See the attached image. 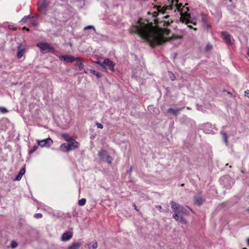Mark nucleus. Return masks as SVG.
Returning a JSON list of instances; mask_svg holds the SVG:
<instances>
[{
  "label": "nucleus",
  "mask_w": 249,
  "mask_h": 249,
  "mask_svg": "<svg viewBox=\"0 0 249 249\" xmlns=\"http://www.w3.org/2000/svg\"><path fill=\"white\" fill-rule=\"evenodd\" d=\"M130 32L138 34L152 46L161 44L170 38V31L168 29L155 27L148 20L143 22L141 19L135 25L132 27Z\"/></svg>",
  "instance_id": "obj_1"
},
{
  "label": "nucleus",
  "mask_w": 249,
  "mask_h": 249,
  "mask_svg": "<svg viewBox=\"0 0 249 249\" xmlns=\"http://www.w3.org/2000/svg\"><path fill=\"white\" fill-rule=\"evenodd\" d=\"M178 0H176L175 1L172 0L171 1V3L168 6H166L165 10L169 9L173 10L174 8L175 10H178L180 12L181 15V20L182 22H184L186 24L188 25V27L191 29H193V27L189 24L191 23L194 25H196L195 22L191 20V16L188 13L189 10L188 7H185L182 6V3H178ZM194 30H196V28H193Z\"/></svg>",
  "instance_id": "obj_2"
},
{
  "label": "nucleus",
  "mask_w": 249,
  "mask_h": 249,
  "mask_svg": "<svg viewBox=\"0 0 249 249\" xmlns=\"http://www.w3.org/2000/svg\"><path fill=\"white\" fill-rule=\"evenodd\" d=\"M61 136L66 142H68V146L70 149V151L75 150L79 147V143L76 141L73 138L70 137L67 134L62 133L61 134Z\"/></svg>",
  "instance_id": "obj_3"
},
{
  "label": "nucleus",
  "mask_w": 249,
  "mask_h": 249,
  "mask_svg": "<svg viewBox=\"0 0 249 249\" xmlns=\"http://www.w3.org/2000/svg\"><path fill=\"white\" fill-rule=\"evenodd\" d=\"M102 67L107 71L113 72L114 71V63L109 59H105L104 61L98 63Z\"/></svg>",
  "instance_id": "obj_4"
},
{
  "label": "nucleus",
  "mask_w": 249,
  "mask_h": 249,
  "mask_svg": "<svg viewBox=\"0 0 249 249\" xmlns=\"http://www.w3.org/2000/svg\"><path fill=\"white\" fill-rule=\"evenodd\" d=\"M171 208L175 212V213H178V215H180L181 213H184L185 209L183 206L180 204L176 203L174 201H171Z\"/></svg>",
  "instance_id": "obj_5"
},
{
  "label": "nucleus",
  "mask_w": 249,
  "mask_h": 249,
  "mask_svg": "<svg viewBox=\"0 0 249 249\" xmlns=\"http://www.w3.org/2000/svg\"><path fill=\"white\" fill-rule=\"evenodd\" d=\"M36 46L39 47L40 50L43 53L53 52L54 49L53 47L47 43L40 42L37 44Z\"/></svg>",
  "instance_id": "obj_6"
},
{
  "label": "nucleus",
  "mask_w": 249,
  "mask_h": 249,
  "mask_svg": "<svg viewBox=\"0 0 249 249\" xmlns=\"http://www.w3.org/2000/svg\"><path fill=\"white\" fill-rule=\"evenodd\" d=\"M59 58L61 60L64 61L67 63H72L78 59V57H74L71 55H62L59 56Z\"/></svg>",
  "instance_id": "obj_7"
},
{
  "label": "nucleus",
  "mask_w": 249,
  "mask_h": 249,
  "mask_svg": "<svg viewBox=\"0 0 249 249\" xmlns=\"http://www.w3.org/2000/svg\"><path fill=\"white\" fill-rule=\"evenodd\" d=\"M37 142L38 145L41 147H45L51 146L53 144V141L51 138H49L42 140H37Z\"/></svg>",
  "instance_id": "obj_8"
},
{
  "label": "nucleus",
  "mask_w": 249,
  "mask_h": 249,
  "mask_svg": "<svg viewBox=\"0 0 249 249\" xmlns=\"http://www.w3.org/2000/svg\"><path fill=\"white\" fill-rule=\"evenodd\" d=\"M37 5L40 11H44L46 10L48 6L47 1L46 0H40L38 1Z\"/></svg>",
  "instance_id": "obj_9"
},
{
  "label": "nucleus",
  "mask_w": 249,
  "mask_h": 249,
  "mask_svg": "<svg viewBox=\"0 0 249 249\" xmlns=\"http://www.w3.org/2000/svg\"><path fill=\"white\" fill-rule=\"evenodd\" d=\"M166 5L164 6L162 8H161L160 6H155L154 8H156L158 12H154L153 13V17H156L158 16V13H161L162 14H164L166 10H165V6Z\"/></svg>",
  "instance_id": "obj_10"
},
{
  "label": "nucleus",
  "mask_w": 249,
  "mask_h": 249,
  "mask_svg": "<svg viewBox=\"0 0 249 249\" xmlns=\"http://www.w3.org/2000/svg\"><path fill=\"white\" fill-rule=\"evenodd\" d=\"M72 237V233L70 232H64L61 237V240L62 241H67L70 240Z\"/></svg>",
  "instance_id": "obj_11"
},
{
  "label": "nucleus",
  "mask_w": 249,
  "mask_h": 249,
  "mask_svg": "<svg viewBox=\"0 0 249 249\" xmlns=\"http://www.w3.org/2000/svg\"><path fill=\"white\" fill-rule=\"evenodd\" d=\"M25 53V49L21 45L18 47L17 57L20 58L22 57Z\"/></svg>",
  "instance_id": "obj_12"
},
{
  "label": "nucleus",
  "mask_w": 249,
  "mask_h": 249,
  "mask_svg": "<svg viewBox=\"0 0 249 249\" xmlns=\"http://www.w3.org/2000/svg\"><path fill=\"white\" fill-rule=\"evenodd\" d=\"M173 217L177 221H179L181 223L186 224L187 221L182 217L180 216L178 213H174L173 215Z\"/></svg>",
  "instance_id": "obj_13"
},
{
  "label": "nucleus",
  "mask_w": 249,
  "mask_h": 249,
  "mask_svg": "<svg viewBox=\"0 0 249 249\" xmlns=\"http://www.w3.org/2000/svg\"><path fill=\"white\" fill-rule=\"evenodd\" d=\"M68 146V143H63L60 145L59 149L63 152H69L70 151V149Z\"/></svg>",
  "instance_id": "obj_14"
},
{
  "label": "nucleus",
  "mask_w": 249,
  "mask_h": 249,
  "mask_svg": "<svg viewBox=\"0 0 249 249\" xmlns=\"http://www.w3.org/2000/svg\"><path fill=\"white\" fill-rule=\"evenodd\" d=\"M194 201H195V204L198 205V206H200L202 204L204 200L201 196H195L194 197Z\"/></svg>",
  "instance_id": "obj_15"
},
{
  "label": "nucleus",
  "mask_w": 249,
  "mask_h": 249,
  "mask_svg": "<svg viewBox=\"0 0 249 249\" xmlns=\"http://www.w3.org/2000/svg\"><path fill=\"white\" fill-rule=\"evenodd\" d=\"M182 109H183V108H178V109H174L172 108H169L168 109L167 112L168 113H170L173 114L175 116H177L179 113V111L182 110Z\"/></svg>",
  "instance_id": "obj_16"
},
{
  "label": "nucleus",
  "mask_w": 249,
  "mask_h": 249,
  "mask_svg": "<svg viewBox=\"0 0 249 249\" xmlns=\"http://www.w3.org/2000/svg\"><path fill=\"white\" fill-rule=\"evenodd\" d=\"M75 61H76V63L75 64L76 67L78 68L79 71H81L84 68V64L82 61L79 57H78V60H76Z\"/></svg>",
  "instance_id": "obj_17"
},
{
  "label": "nucleus",
  "mask_w": 249,
  "mask_h": 249,
  "mask_svg": "<svg viewBox=\"0 0 249 249\" xmlns=\"http://www.w3.org/2000/svg\"><path fill=\"white\" fill-rule=\"evenodd\" d=\"M81 245L80 242L74 243L68 247L67 249H79Z\"/></svg>",
  "instance_id": "obj_18"
},
{
  "label": "nucleus",
  "mask_w": 249,
  "mask_h": 249,
  "mask_svg": "<svg viewBox=\"0 0 249 249\" xmlns=\"http://www.w3.org/2000/svg\"><path fill=\"white\" fill-rule=\"evenodd\" d=\"M25 168H22L19 172L18 173L17 176H16L15 178V180H20L22 177V176L25 174Z\"/></svg>",
  "instance_id": "obj_19"
},
{
  "label": "nucleus",
  "mask_w": 249,
  "mask_h": 249,
  "mask_svg": "<svg viewBox=\"0 0 249 249\" xmlns=\"http://www.w3.org/2000/svg\"><path fill=\"white\" fill-rule=\"evenodd\" d=\"M222 36L224 39L228 43H231V37L230 35L227 32H222Z\"/></svg>",
  "instance_id": "obj_20"
},
{
  "label": "nucleus",
  "mask_w": 249,
  "mask_h": 249,
  "mask_svg": "<svg viewBox=\"0 0 249 249\" xmlns=\"http://www.w3.org/2000/svg\"><path fill=\"white\" fill-rule=\"evenodd\" d=\"M107 152L105 150L102 149L98 153V156L101 160H103L105 156L107 155Z\"/></svg>",
  "instance_id": "obj_21"
},
{
  "label": "nucleus",
  "mask_w": 249,
  "mask_h": 249,
  "mask_svg": "<svg viewBox=\"0 0 249 249\" xmlns=\"http://www.w3.org/2000/svg\"><path fill=\"white\" fill-rule=\"evenodd\" d=\"M89 249H96L98 245L97 242H92L88 245Z\"/></svg>",
  "instance_id": "obj_22"
},
{
  "label": "nucleus",
  "mask_w": 249,
  "mask_h": 249,
  "mask_svg": "<svg viewBox=\"0 0 249 249\" xmlns=\"http://www.w3.org/2000/svg\"><path fill=\"white\" fill-rule=\"evenodd\" d=\"M28 19H33V17H31L30 16H24L23 18H22L20 22L22 23H25Z\"/></svg>",
  "instance_id": "obj_23"
},
{
  "label": "nucleus",
  "mask_w": 249,
  "mask_h": 249,
  "mask_svg": "<svg viewBox=\"0 0 249 249\" xmlns=\"http://www.w3.org/2000/svg\"><path fill=\"white\" fill-rule=\"evenodd\" d=\"M90 71L92 74L96 75L97 78H100L101 76V73L98 71H96L95 70H90Z\"/></svg>",
  "instance_id": "obj_24"
},
{
  "label": "nucleus",
  "mask_w": 249,
  "mask_h": 249,
  "mask_svg": "<svg viewBox=\"0 0 249 249\" xmlns=\"http://www.w3.org/2000/svg\"><path fill=\"white\" fill-rule=\"evenodd\" d=\"M220 133H221V134L222 136V137H223V139L224 142L227 144H228V142L227 135L225 132H221Z\"/></svg>",
  "instance_id": "obj_25"
},
{
  "label": "nucleus",
  "mask_w": 249,
  "mask_h": 249,
  "mask_svg": "<svg viewBox=\"0 0 249 249\" xmlns=\"http://www.w3.org/2000/svg\"><path fill=\"white\" fill-rule=\"evenodd\" d=\"M86 202V198H83L78 201V205L79 206H84L85 205Z\"/></svg>",
  "instance_id": "obj_26"
},
{
  "label": "nucleus",
  "mask_w": 249,
  "mask_h": 249,
  "mask_svg": "<svg viewBox=\"0 0 249 249\" xmlns=\"http://www.w3.org/2000/svg\"><path fill=\"white\" fill-rule=\"evenodd\" d=\"M168 76L172 81L175 80L176 79L175 75L171 71H168Z\"/></svg>",
  "instance_id": "obj_27"
},
{
  "label": "nucleus",
  "mask_w": 249,
  "mask_h": 249,
  "mask_svg": "<svg viewBox=\"0 0 249 249\" xmlns=\"http://www.w3.org/2000/svg\"><path fill=\"white\" fill-rule=\"evenodd\" d=\"M37 148H38L37 145H34L32 149L29 151V154H31L33 153L35 151H36V150Z\"/></svg>",
  "instance_id": "obj_28"
},
{
  "label": "nucleus",
  "mask_w": 249,
  "mask_h": 249,
  "mask_svg": "<svg viewBox=\"0 0 249 249\" xmlns=\"http://www.w3.org/2000/svg\"><path fill=\"white\" fill-rule=\"evenodd\" d=\"M112 158L110 156H107L106 158V161L109 164H111L112 161Z\"/></svg>",
  "instance_id": "obj_29"
},
{
  "label": "nucleus",
  "mask_w": 249,
  "mask_h": 249,
  "mask_svg": "<svg viewBox=\"0 0 249 249\" xmlns=\"http://www.w3.org/2000/svg\"><path fill=\"white\" fill-rule=\"evenodd\" d=\"M18 246V244L16 242L13 241L11 243V247L12 249H15Z\"/></svg>",
  "instance_id": "obj_30"
},
{
  "label": "nucleus",
  "mask_w": 249,
  "mask_h": 249,
  "mask_svg": "<svg viewBox=\"0 0 249 249\" xmlns=\"http://www.w3.org/2000/svg\"><path fill=\"white\" fill-rule=\"evenodd\" d=\"M43 216L41 213H36L34 214V217L36 218H41Z\"/></svg>",
  "instance_id": "obj_31"
},
{
  "label": "nucleus",
  "mask_w": 249,
  "mask_h": 249,
  "mask_svg": "<svg viewBox=\"0 0 249 249\" xmlns=\"http://www.w3.org/2000/svg\"><path fill=\"white\" fill-rule=\"evenodd\" d=\"M30 22H31V23L32 24V25L34 26H36L37 25V23L36 22V21H35V18H33V19L31 20V19H29Z\"/></svg>",
  "instance_id": "obj_32"
},
{
  "label": "nucleus",
  "mask_w": 249,
  "mask_h": 249,
  "mask_svg": "<svg viewBox=\"0 0 249 249\" xmlns=\"http://www.w3.org/2000/svg\"><path fill=\"white\" fill-rule=\"evenodd\" d=\"M92 29L94 31H95V29L94 27L92 25H89L84 28V30H87L88 29Z\"/></svg>",
  "instance_id": "obj_33"
},
{
  "label": "nucleus",
  "mask_w": 249,
  "mask_h": 249,
  "mask_svg": "<svg viewBox=\"0 0 249 249\" xmlns=\"http://www.w3.org/2000/svg\"><path fill=\"white\" fill-rule=\"evenodd\" d=\"M0 111L2 113H7L8 112V110L6 108H5L4 107H0Z\"/></svg>",
  "instance_id": "obj_34"
},
{
  "label": "nucleus",
  "mask_w": 249,
  "mask_h": 249,
  "mask_svg": "<svg viewBox=\"0 0 249 249\" xmlns=\"http://www.w3.org/2000/svg\"><path fill=\"white\" fill-rule=\"evenodd\" d=\"M96 125L98 128H101V129L103 128V125L99 123H97L96 124Z\"/></svg>",
  "instance_id": "obj_35"
},
{
  "label": "nucleus",
  "mask_w": 249,
  "mask_h": 249,
  "mask_svg": "<svg viewBox=\"0 0 249 249\" xmlns=\"http://www.w3.org/2000/svg\"><path fill=\"white\" fill-rule=\"evenodd\" d=\"M156 207L158 209V210L160 211V212H162V207H161V206L160 205H158V206H156Z\"/></svg>",
  "instance_id": "obj_36"
},
{
  "label": "nucleus",
  "mask_w": 249,
  "mask_h": 249,
  "mask_svg": "<svg viewBox=\"0 0 249 249\" xmlns=\"http://www.w3.org/2000/svg\"><path fill=\"white\" fill-rule=\"evenodd\" d=\"M212 48V46L211 45H207L206 46V50H209Z\"/></svg>",
  "instance_id": "obj_37"
},
{
  "label": "nucleus",
  "mask_w": 249,
  "mask_h": 249,
  "mask_svg": "<svg viewBox=\"0 0 249 249\" xmlns=\"http://www.w3.org/2000/svg\"><path fill=\"white\" fill-rule=\"evenodd\" d=\"M132 205H133V207L134 208V209H135L137 211H138V209H137V206H136V204H135V203H133V204H132Z\"/></svg>",
  "instance_id": "obj_38"
},
{
  "label": "nucleus",
  "mask_w": 249,
  "mask_h": 249,
  "mask_svg": "<svg viewBox=\"0 0 249 249\" xmlns=\"http://www.w3.org/2000/svg\"><path fill=\"white\" fill-rule=\"evenodd\" d=\"M164 22L166 24V26H168L170 24V22H169V20H168L167 21H164Z\"/></svg>",
  "instance_id": "obj_39"
},
{
  "label": "nucleus",
  "mask_w": 249,
  "mask_h": 249,
  "mask_svg": "<svg viewBox=\"0 0 249 249\" xmlns=\"http://www.w3.org/2000/svg\"><path fill=\"white\" fill-rule=\"evenodd\" d=\"M9 28L10 29H14V27L13 25H9Z\"/></svg>",
  "instance_id": "obj_40"
},
{
  "label": "nucleus",
  "mask_w": 249,
  "mask_h": 249,
  "mask_svg": "<svg viewBox=\"0 0 249 249\" xmlns=\"http://www.w3.org/2000/svg\"><path fill=\"white\" fill-rule=\"evenodd\" d=\"M244 93H249V90H246L245 91Z\"/></svg>",
  "instance_id": "obj_41"
},
{
  "label": "nucleus",
  "mask_w": 249,
  "mask_h": 249,
  "mask_svg": "<svg viewBox=\"0 0 249 249\" xmlns=\"http://www.w3.org/2000/svg\"><path fill=\"white\" fill-rule=\"evenodd\" d=\"M23 29L26 30L27 31H29V29L28 28H26L25 27H23Z\"/></svg>",
  "instance_id": "obj_42"
},
{
  "label": "nucleus",
  "mask_w": 249,
  "mask_h": 249,
  "mask_svg": "<svg viewBox=\"0 0 249 249\" xmlns=\"http://www.w3.org/2000/svg\"><path fill=\"white\" fill-rule=\"evenodd\" d=\"M169 16H166L164 17V18H166V19H167L168 18H169Z\"/></svg>",
  "instance_id": "obj_43"
},
{
  "label": "nucleus",
  "mask_w": 249,
  "mask_h": 249,
  "mask_svg": "<svg viewBox=\"0 0 249 249\" xmlns=\"http://www.w3.org/2000/svg\"><path fill=\"white\" fill-rule=\"evenodd\" d=\"M132 170V167L131 166V167H130L129 171L130 173L131 172Z\"/></svg>",
  "instance_id": "obj_44"
},
{
  "label": "nucleus",
  "mask_w": 249,
  "mask_h": 249,
  "mask_svg": "<svg viewBox=\"0 0 249 249\" xmlns=\"http://www.w3.org/2000/svg\"><path fill=\"white\" fill-rule=\"evenodd\" d=\"M248 245L249 246V238L248 239Z\"/></svg>",
  "instance_id": "obj_45"
},
{
  "label": "nucleus",
  "mask_w": 249,
  "mask_h": 249,
  "mask_svg": "<svg viewBox=\"0 0 249 249\" xmlns=\"http://www.w3.org/2000/svg\"><path fill=\"white\" fill-rule=\"evenodd\" d=\"M248 55H249V48L248 50Z\"/></svg>",
  "instance_id": "obj_46"
},
{
  "label": "nucleus",
  "mask_w": 249,
  "mask_h": 249,
  "mask_svg": "<svg viewBox=\"0 0 249 249\" xmlns=\"http://www.w3.org/2000/svg\"><path fill=\"white\" fill-rule=\"evenodd\" d=\"M184 185V184H183V183H182V184L181 185V186H183Z\"/></svg>",
  "instance_id": "obj_47"
},
{
  "label": "nucleus",
  "mask_w": 249,
  "mask_h": 249,
  "mask_svg": "<svg viewBox=\"0 0 249 249\" xmlns=\"http://www.w3.org/2000/svg\"><path fill=\"white\" fill-rule=\"evenodd\" d=\"M247 211L249 212V208L247 209Z\"/></svg>",
  "instance_id": "obj_48"
},
{
  "label": "nucleus",
  "mask_w": 249,
  "mask_h": 249,
  "mask_svg": "<svg viewBox=\"0 0 249 249\" xmlns=\"http://www.w3.org/2000/svg\"><path fill=\"white\" fill-rule=\"evenodd\" d=\"M247 97L249 98V94H247Z\"/></svg>",
  "instance_id": "obj_49"
},
{
  "label": "nucleus",
  "mask_w": 249,
  "mask_h": 249,
  "mask_svg": "<svg viewBox=\"0 0 249 249\" xmlns=\"http://www.w3.org/2000/svg\"><path fill=\"white\" fill-rule=\"evenodd\" d=\"M227 93L230 94L231 93L230 92H227Z\"/></svg>",
  "instance_id": "obj_50"
},
{
  "label": "nucleus",
  "mask_w": 249,
  "mask_h": 249,
  "mask_svg": "<svg viewBox=\"0 0 249 249\" xmlns=\"http://www.w3.org/2000/svg\"><path fill=\"white\" fill-rule=\"evenodd\" d=\"M243 249H247L246 248H244Z\"/></svg>",
  "instance_id": "obj_51"
},
{
  "label": "nucleus",
  "mask_w": 249,
  "mask_h": 249,
  "mask_svg": "<svg viewBox=\"0 0 249 249\" xmlns=\"http://www.w3.org/2000/svg\"><path fill=\"white\" fill-rule=\"evenodd\" d=\"M229 0V1H231V0Z\"/></svg>",
  "instance_id": "obj_52"
},
{
  "label": "nucleus",
  "mask_w": 249,
  "mask_h": 249,
  "mask_svg": "<svg viewBox=\"0 0 249 249\" xmlns=\"http://www.w3.org/2000/svg\"><path fill=\"white\" fill-rule=\"evenodd\" d=\"M168 1H169V0H167Z\"/></svg>",
  "instance_id": "obj_53"
}]
</instances>
